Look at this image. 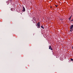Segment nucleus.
I'll use <instances>...</instances> for the list:
<instances>
[{
	"label": "nucleus",
	"instance_id": "nucleus-1",
	"mask_svg": "<svg viewBox=\"0 0 73 73\" xmlns=\"http://www.w3.org/2000/svg\"><path fill=\"white\" fill-rule=\"evenodd\" d=\"M70 31L71 32H72V31H73V25H72L70 26Z\"/></svg>",
	"mask_w": 73,
	"mask_h": 73
},
{
	"label": "nucleus",
	"instance_id": "nucleus-2",
	"mask_svg": "<svg viewBox=\"0 0 73 73\" xmlns=\"http://www.w3.org/2000/svg\"><path fill=\"white\" fill-rule=\"evenodd\" d=\"M37 25L38 26L37 28H40V22H38L37 24Z\"/></svg>",
	"mask_w": 73,
	"mask_h": 73
},
{
	"label": "nucleus",
	"instance_id": "nucleus-3",
	"mask_svg": "<svg viewBox=\"0 0 73 73\" xmlns=\"http://www.w3.org/2000/svg\"><path fill=\"white\" fill-rule=\"evenodd\" d=\"M23 12H25V9L24 7H23Z\"/></svg>",
	"mask_w": 73,
	"mask_h": 73
},
{
	"label": "nucleus",
	"instance_id": "nucleus-4",
	"mask_svg": "<svg viewBox=\"0 0 73 73\" xmlns=\"http://www.w3.org/2000/svg\"><path fill=\"white\" fill-rule=\"evenodd\" d=\"M49 49H50V50H53V49L52 48V47H51V46H49Z\"/></svg>",
	"mask_w": 73,
	"mask_h": 73
},
{
	"label": "nucleus",
	"instance_id": "nucleus-5",
	"mask_svg": "<svg viewBox=\"0 0 73 73\" xmlns=\"http://www.w3.org/2000/svg\"><path fill=\"white\" fill-rule=\"evenodd\" d=\"M11 11H15V10L14 9L12 8L11 9Z\"/></svg>",
	"mask_w": 73,
	"mask_h": 73
},
{
	"label": "nucleus",
	"instance_id": "nucleus-6",
	"mask_svg": "<svg viewBox=\"0 0 73 73\" xmlns=\"http://www.w3.org/2000/svg\"><path fill=\"white\" fill-rule=\"evenodd\" d=\"M72 15H71L70 17L69 18V20H70V19H71V18H72Z\"/></svg>",
	"mask_w": 73,
	"mask_h": 73
},
{
	"label": "nucleus",
	"instance_id": "nucleus-7",
	"mask_svg": "<svg viewBox=\"0 0 73 73\" xmlns=\"http://www.w3.org/2000/svg\"><path fill=\"white\" fill-rule=\"evenodd\" d=\"M41 28H42L43 29H44V27H43V26H41Z\"/></svg>",
	"mask_w": 73,
	"mask_h": 73
},
{
	"label": "nucleus",
	"instance_id": "nucleus-8",
	"mask_svg": "<svg viewBox=\"0 0 73 73\" xmlns=\"http://www.w3.org/2000/svg\"><path fill=\"white\" fill-rule=\"evenodd\" d=\"M70 59L71 61H73V59H72V58H70Z\"/></svg>",
	"mask_w": 73,
	"mask_h": 73
},
{
	"label": "nucleus",
	"instance_id": "nucleus-9",
	"mask_svg": "<svg viewBox=\"0 0 73 73\" xmlns=\"http://www.w3.org/2000/svg\"><path fill=\"white\" fill-rule=\"evenodd\" d=\"M71 21H72V22H73V19H72L71 20Z\"/></svg>",
	"mask_w": 73,
	"mask_h": 73
},
{
	"label": "nucleus",
	"instance_id": "nucleus-10",
	"mask_svg": "<svg viewBox=\"0 0 73 73\" xmlns=\"http://www.w3.org/2000/svg\"><path fill=\"white\" fill-rule=\"evenodd\" d=\"M55 7H58V6H57V5H55Z\"/></svg>",
	"mask_w": 73,
	"mask_h": 73
},
{
	"label": "nucleus",
	"instance_id": "nucleus-11",
	"mask_svg": "<svg viewBox=\"0 0 73 73\" xmlns=\"http://www.w3.org/2000/svg\"><path fill=\"white\" fill-rule=\"evenodd\" d=\"M36 18L35 17H34L33 18L34 20H35V19Z\"/></svg>",
	"mask_w": 73,
	"mask_h": 73
},
{
	"label": "nucleus",
	"instance_id": "nucleus-12",
	"mask_svg": "<svg viewBox=\"0 0 73 73\" xmlns=\"http://www.w3.org/2000/svg\"><path fill=\"white\" fill-rule=\"evenodd\" d=\"M50 7L51 8H52V7Z\"/></svg>",
	"mask_w": 73,
	"mask_h": 73
}]
</instances>
